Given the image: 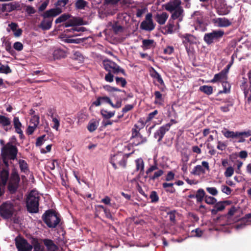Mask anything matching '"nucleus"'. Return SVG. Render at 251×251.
Masks as SVG:
<instances>
[{
    "instance_id": "obj_36",
    "label": "nucleus",
    "mask_w": 251,
    "mask_h": 251,
    "mask_svg": "<svg viewBox=\"0 0 251 251\" xmlns=\"http://www.w3.org/2000/svg\"><path fill=\"white\" fill-rule=\"evenodd\" d=\"M69 25H71V26H74L76 25H84L83 20L80 18L76 17H73L72 19L67 20Z\"/></svg>"
},
{
    "instance_id": "obj_49",
    "label": "nucleus",
    "mask_w": 251,
    "mask_h": 251,
    "mask_svg": "<svg viewBox=\"0 0 251 251\" xmlns=\"http://www.w3.org/2000/svg\"><path fill=\"white\" fill-rule=\"evenodd\" d=\"M112 29L115 34H118L119 32H122L123 31V27L118 25L117 23L113 24L112 25Z\"/></svg>"
},
{
    "instance_id": "obj_59",
    "label": "nucleus",
    "mask_w": 251,
    "mask_h": 251,
    "mask_svg": "<svg viewBox=\"0 0 251 251\" xmlns=\"http://www.w3.org/2000/svg\"><path fill=\"white\" fill-rule=\"evenodd\" d=\"M150 199L151 202H156L159 200V197L155 191H152L150 195Z\"/></svg>"
},
{
    "instance_id": "obj_24",
    "label": "nucleus",
    "mask_w": 251,
    "mask_h": 251,
    "mask_svg": "<svg viewBox=\"0 0 251 251\" xmlns=\"http://www.w3.org/2000/svg\"><path fill=\"white\" fill-rule=\"evenodd\" d=\"M184 10L182 6L178 7L173 11L171 15V18L173 20L178 19L181 21L183 17Z\"/></svg>"
},
{
    "instance_id": "obj_29",
    "label": "nucleus",
    "mask_w": 251,
    "mask_h": 251,
    "mask_svg": "<svg viewBox=\"0 0 251 251\" xmlns=\"http://www.w3.org/2000/svg\"><path fill=\"white\" fill-rule=\"evenodd\" d=\"M238 132H234L226 129L225 131H222V133L226 138H237V136L243 134V133H237Z\"/></svg>"
},
{
    "instance_id": "obj_33",
    "label": "nucleus",
    "mask_w": 251,
    "mask_h": 251,
    "mask_svg": "<svg viewBox=\"0 0 251 251\" xmlns=\"http://www.w3.org/2000/svg\"><path fill=\"white\" fill-rule=\"evenodd\" d=\"M237 133H243V134L241 135H239L237 136V138H238L239 140L238 141V143H243L245 142V137H249L251 136V130H248L247 131L239 132L238 131Z\"/></svg>"
},
{
    "instance_id": "obj_40",
    "label": "nucleus",
    "mask_w": 251,
    "mask_h": 251,
    "mask_svg": "<svg viewBox=\"0 0 251 251\" xmlns=\"http://www.w3.org/2000/svg\"><path fill=\"white\" fill-rule=\"evenodd\" d=\"M155 96V104H162L164 100L162 94L158 91L154 92V93Z\"/></svg>"
},
{
    "instance_id": "obj_30",
    "label": "nucleus",
    "mask_w": 251,
    "mask_h": 251,
    "mask_svg": "<svg viewBox=\"0 0 251 251\" xmlns=\"http://www.w3.org/2000/svg\"><path fill=\"white\" fill-rule=\"evenodd\" d=\"M222 85L223 87V90L219 91L218 93V95L223 93L226 94L230 92L231 86L230 84L226 81V80L222 82Z\"/></svg>"
},
{
    "instance_id": "obj_48",
    "label": "nucleus",
    "mask_w": 251,
    "mask_h": 251,
    "mask_svg": "<svg viewBox=\"0 0 251 251\" xmlns=\"http://www.w3.org/2000/svg\"><path fill=\"white\" fill-rule=\"evenodd\" d=\"M176 213L177 212L176 210H171L167 212V215L169 216L170 222L174 225L176 223Z\"/></svg>"
},
{
    "instance_id": "obj_6",
    "label": "nucleus",
    "mask_w": 251,
    "mask_h": 251,
    "mask_svg": "<svg viewBox=\"0 0 251 251\" xmlns=\"http://www.w3.org/2000/svg\"><path fill=\"white\" fill-rule=\"evenodd\" d=\"M14 210L13 203L7 201L0 206V215L3 219H10L13 215Z\"/></svg>"
},
{
    "instance_id": "obj_64",
    "label": "nucleus",
    "mask_w": 251,
    "mask_h": 251,
    "mask_svg": "<svg viewBox=\"0 0 251 251\" xmlns=\"http://www.w3.org/2000/svg\"><path fill=\"white\" fill-rule=\"evenodd\" d=\"M45 137L46 135H43L38 137L36 142V146H41L43 144V142L46 140L45 139Z\"/></svg>"
},
{
    "instance_id": "obj_18",
    "label": "nucleus",
    "mask_w": 251,
    "mask_h": 251,
    "mask_svg": "<svg viewBox=\"0 0 251 251\" xmlns=\"http://www.w3.org/2000/svg\"><path fill=\"white\" fill-rule=\"evenodd\" d=\"M213 23L217 24L219 27H228L232 23L226 18H217L213 20Z\"/></svg>"
},
{
    "instance_id": "obj_2",
    "label": "nucleus",
    "mask_w": 251,
    "mask_h": 251,
    "mask_svg": "<svg viewBox=\"0 0 251 251\" xmlns=\"http://www.w3.org/2000/svg\"><path fill=\"white\" fill-rule=\"evenodd\" d=\"M40 197L35 190H32L28 195L26 200V207L28 212L36 213L39 211Z\"/></svg>"
},
{
    "instance_id": "obj_55",
    "label": "nucleus",
    "mask_w": 251,
    "mask_h": 251,
    "mask_svg": "<svg viewBox=\"0 0 251 251\" xmlns=\"http://www.w3.org/2000/svg\"><path fill=\"white\" fill-rule=\"evenodd\" d=\"M237 211L238 207L233 205L229 209L226 215V216L227 218H230L233 216Z\"/></svg>"
},
{
    "instance_id": "obj_56",
    "label": "nucleus",
    "mask_w": 251,
    "mask_h": 251,
    "mask_svg": "<svg viewBox=\"0 0 251 251\" xmlns=\"http://www.w3.org/2000/svg\"><path fill=\"white\" fill-rule=\"evenodd\" d=\"M205 202L208 204H215L217 200L215 198L206 195L204 199Z\"/></svg>"
},
{
    "instance_id": "obj_53",
    "label": "nucleus",
    "mask_w": 251,
    "mask_h": 251,
    "mask_svg": "<svg viewBox=\"0 0 251 251\" xmlns=\"http://www.w3.org/2000/svg\"><path fill=\"white\" fill-rule=\"evenodd\" d=\"M3 43L4 45L6 50L9 52L11 54H13L14 51L11 47L10 42L8 41H6L5 39H4Z\"/></svg>"
},
{
    "instance_id": "obj_37",
    "label": "nucleus",
    "mask_w": 251,
    "mask_h": 251,
    "mask_svg": "<svg viewBox=\"0 0 251 251\" xmlns=\"http://www.w3.org/2000/svg\"><path fill=\"white\" fill-rule=\"evenodd\" d=\"M136 170L140 171V173L144 171V162L142 158H138L135 160Z\"/></svg>"
},
{
    "instance_id": "obj_62",
    "label": "nucleus",
    "mask_w": 251,
    "mask_h": 251,
    "mask_svg": "<svg viewBox=\"0 0 251 251\" xmlns=\"http://www.w3.org/2000/svg\"><path fill=\"white\" fill-rule=\"evenodd\" d=\"M233 106V103L232 102H229L227 104L222 106L220 107V110L224 112H227L229 111V108Z\"/></svg>"
},
{
    "instance_id": "obj_57",
    "label": "nucleus",
    "mask_w": 251,
    "mask_h": 251,
    "mask_svg": "<svg viewBox=\"0 0 251 251\" xmlns=\"http://www.w3.org/2000/svg\"><path fill=\"white\" fill-rule=\"evenodd\" d=\"M68 2L69 0H58L54 4L55 8L60 7L62 9V7H64Z\"/></svg>"
},
{
    "instance_id": "obj_14",
    "label": "nucleus",
    "mask_w": 251,
    "mask_h": 251,
    "mask_svg": "<svg viewBox=\"0 0 251 251\" xmlns=\"http://www.w3.org/2000/svg\"><path fill=\"white\" fill-rule=\"evenodd\" d=\"M171 126V124H167L160 127L154 133V137L155 139H157L158 142H160L162 140L166 132L169 130Z\"/></svg>"
},
{
    "instance_id": "obj_43",
    "label": "nucleus",
    "mask_w": 251,
    "mask_h": 251,
    "mask_svg": "<svg viewBox=\"0 0 251 251\" xmlns=\"http://www.w3.org/2000/svg\"><path fill=\"white\" fill-rule=\"evenodd\" d=\"M88 2L84 0H77L75 3V7L77 9H84Z\"/></svg>"
},
{
    "instance_id": "obj_22",
    "label": "nucleus",
    "mask_w": 251,
    "mask_h": 251,
    "mask_svg": "<svg viewBox=\"0 0 251 251\" xmlns=\"http://www.w3.org/2000/svg\"><path fill=\"white\" fill-rule=\"evenodd\" d=\"M9 182L17 184H19L20 182V177L16 168L12 170Z\"/></svg>"
},
{
    "instance_id": "obj_1",
    "label": "nucleus",
    "mask_w": 251,
    "mask_h": 251,
    "mask_svg": "<svg viewBox=\"0 0 251 251\" xmlns=\"http://www.w3.org/2000/svg\"><path fill=\"white\" fill-rule=\"evenodd\" d=\"M62 12V9L60 7L51 8L44 12L41 15L43 20L39 27L43 30H49L51 27L53 18L58 16Z\"/></svg>"
},
{
    "instance_id": "obj_42",
    "label": "nucleus",
    "mask_w": 251,
    "mask_h": 251,
    "mask_svg": "<svg viewBox=\"0 0 251 251\" xmlns=\"http://www.w3.org/2000/svg\"><path fill=\"white\" fill-rule=\"evenodd\" d=\"M199 90L207 95H210L213 93V87L211 86L203 85L200 87Z\"/></svg>"
},
{
    "instance_id": "obj_46",
    "label": "nucleus",
    "mask_w": 251,
    "mask_h": 251,
    "mask_svg": "<svg viewBox=\"0 0 251 251\" xmlns=\"http://www.w3.org/2000/svg\"><path fill=\"white\" fill-rule=\"evenodd\" d=\"M100 114L104 118L106 119H108L114 116V115H115V111L111 112L108 111L104 109H101L100 110Z\"/></svg>"
},
{
    "instance_id": "obj_52",
    "label": "nucleus",
    "mask_w": 251,
    "mask_h": 251,
    "mask_svg": "<svg viewBox=\"0 0 251 251\" xmlns=\"http://www.w3.org/2000/svg\"><path fill=\"white\" fill-rule=\"evenodd\" d=\"M144 127V123L142 121H138L137 123L134 126V127L131 130V132L134 129L137 131L139 132L140 130Z\"/></svg>"
},
{
    "instance_id": "obj_63",
    "label": "nucleus",
    "mask_w": 251,
    "mask_h": 251,
    "mask_svg": "<svg viewBox=\"0 0 251 251\" xmlns=\"http://www.w3.org/2000/svg\"><path fill=\"white\" fill-rule=\"evenodd\" d=\"M221 191L223 193H225L228 195H230L232 192V190L230 187L225 185L221 186Z\"/></svg>"
},
{
    "instance_id": "obj_27",
    "label": "nucleus",
    "mask_w": 251,
    "mask_h": 251,
    "mask_svg": "<svg viewBox=\"0 0 251 251\" xmlns=\"http://www.w3.org/2000/svg\"><path fill=\"white\" fill-rule=\"evenodd\" d=\"M227 75L223 72L222 70L218 74H216L214 75L213 78L211 80V82L215 83L218 81H224L227 80Z\"/></svg>"
},
{
    "instance_id": "obj_8",
    "label": "nucleus",
    "mask_w": 251,
    "mask_h": 251,
    "mask_svg": "<svg viewBox=\"0 0 251 251\" xmlns=\"http://www.w3.org/2000/svg\"><path fill=\"white\" fill-rule=\"evenodd\" d=\"M146 174L147 176H145V178L148 177L150 180H155L163 175L164 171L158 169L157 165L155 163L147 170Z\"/></svg>"
},
{
    "instance_id": "obj_38",
    "label": "nucleus",
    "mask_w": 251,
    "mask_h": 251,
    "mask_svg": "<svg viewBox=\"0 0 251 251\" xmlns=\"http://www.w3.org/2000/svg\"><path fill=\"white\" fill-rule=\"evenodd\" d=\"M174 24L173 22H171L169 21L167 25L163 28L165 32H163L164 34H172L174 32Z\"/></svg>"
},
{
    "instance_id": "obj_23",
    "label": "nucleus",
    "mask_w": 251,
    "mask_h": 251,
    "mask_svg": "<svg viewBox=\"0 0 251 251\" xmlns=\"http://www.w3.org/2000/svg\"><path fill=\"white\" fill-rule=\"evenodd\" d=\"M44 245L47 248V251H58V247L54 244L53 241L50 239H45L43 240Z\"/></svg>"
},
{
    "instance_id": "obj_58",
    "label": "nucleus",
    "mask_w": 251,
    "mask_h": 251,
    "mask_svg": "<svg viewBox=\"0 0 251 251\" xmlns=\"http://www.w3.org/2000/svg\"><path fill=\"white\" fill-rule=\"evenodd\" d=\"M39 123V117L37 115H34L32 117L30 121V125L34 126H37Z\"/></svg>"
},
{
    "instance_id": "obj_50",
    "label": "nucleus",
    "mask_w": 251,
    "mask_h": 251,
    "mask_svg": "<svg viewBox=\"0 0 251 251\" xmlns=\"http://www.w3.org/2000/svg\"><path fill=\"white\" fill-rule=\"evenodd\" d=\"M0 73L8 74L12 72L11 69L8 65H1V63H0Z\"/></svg>"
},
{
    "instance_id": "obj_20",
    "label": "nucleus",
    "mask_w": 251,
    "mask_h": 251,
    "mask_svg": "<svg viewBox=\"0 0 251 251\" xmlns=\"http://www.w3.org/2000/svg\"><path fill=\"white\" fill-rule=\"evenodd\" d=\"M52 55L54 60L61 59L67 56V52L60 48H54Z\"/></svg>"
},
{
    "instance_id": "obj_12",
    "label": "nucleus",
    "mask_w": 251,
    "mask_h": 251,
    "mask_svg": "<svg viewBox=\"0 0 251 251\" xmlns=\"http://www.w3.org/2000/svg\"><path fill=\"white\" fill-rule=\"evenodd\" d=\"M15 245L18 251H31L32 246L24 238L15 239Z\"/></svg>"
},
{
    "instance_id": "obj_35",
    "label": "nucleus",
    "mask_w": 251,
    "mask_h": 251,
    "mask_svg": "<svg viewBox=\"0 0 251 251\" xmlns=\"http://www.w3.org/2000/svg\"><path fill=\"white\" fill-rule=\"evenodd\" d=\"M72 15L71 14L68 13H64L60 16L55 20V23L56 24H58L64 22H66L68 20L70 19Z\"/></svg>"
},
{
    "instance_id": "obj_39",
    "label": "nucleus",
    "mask_w": 251,
    "mask_h": 251,
    "mask_svg": "<svg viewBox=\"0 0 251 251\" xmlns=\"http://www.w3.org/2000/svg\"><path fill=\"white\" fill-rule=\"evenodd\" d=\"M19 184L8 182L7 185V190L11 194H15L19 188Z\"/></svg>"
},
{
    "instance_id": "obj_32",
    "label": "nucleus",
    "mask_w": 251,
    "mask_h": 251,
    "mask_svg": "<svg viewBox=\"0 0 251 251\" xmlns=\"http://www.w3.org/2000/svg\"><path fill=\"white\" fill-rule=\"evenodd\" d=\"M18 163L21 172H23L26 174L29 172L28 165L25 160L23 159H19L18 161Z\"/></svg>"
},
{
    "instance_id": "obj_45",
    "label": "nucleus",
    "mask_w": 251,
    "mask_h": 251,
    "mask_svg": "<svg viewBox=\"0 0 251 251\" xmlns=\"http://www.w3.org/2000/svg\"><path fill=\"white\" fill-rule=\"evenodd\" d=\"M151 75L154 78L156 79L157 81L160 84V85L165 86L163 80L162 79L161 75L156 71L154 70Z\"/></svg>"
},
{
    "instance_id": "obj_34",
    "label": "nucleus",
    "mask_w": 251,
    "mask_h": 251,
    "mask_svg": "<svg viewBox=\"0 0 251 251\" xmlns=\"http://www.w3.org/2000/svg\"><path fill=\"white\" fill-rule=\"evenodd\" d=\"M206 196L205 193L203 189L201 188L197 190L196 194V198L197 199V202H201L205 199Z\"/></svg>"
},
{
    "instance_id": "obj_54",
    "label": "nucleus",
    "mask_w": 251,
    "mask_h": 251,
    "mask_svg": "<svg viewBox=\"0 0 251 251\" xmlns=\"http://www.w3.org/2000/svg\"><path fill=\"white\" fill-rule=\"evenodd\" d=\"M24 10L29 15H31L36 13V11L35 8L30 5H24Z\"/></svg>"
},
{
    "instance_id": "obj_25",
    "label": "nucleus",
    "mask_w": 251,
    "mask_h": 251,
    "mask_svg": "<svg viewBox=\"0 0 251 251\" xmlns=\"http://www.w3.org/2000/svg\"><path fill=\"white\" fill-rule=\"evenodd\" d=\"M168 18V14L166 12H162L161 14L157 13L154 16L155 20L159 25H164Z\"/></svg>"
},
{
    "instance_id": "obj_3",
    "label": "nucleus",
    "mask_w": 251,
    "mask_h": 251,
    "mask_svg": "<svg viewBox=\"0 0 251 251\" xmlns=\"http://www.w3.org/2000/svg\"><path fill=\"white\" fill-rule=\"evenodd\" d=\"M42 218L50 228H55L60 222L59 214L53 209H49L43 214Z\"/></svg>"
},
{
    "instance_id": "obj_15",
    "label": "nucleus",
    "mask_w": 251,
    "mask_h": 251,
    "mask_svg": "<svg viewBox=\"0 0 251 251\" xmlns=\"http://www.w3.org/2000/svg\"><path fill=\"white\" fill-rule=\"evenodd\" d=\"M181 0H170L163 5V7L165 10L172 13L175 9L181 7Z\"/></svg>"
},
{
    "instance_id": "obj_17",
    "label": "nucleus",
    "mask_w": 251,
    "mask_h": 251,
    "mask_svg": "<svg viewBox=\"0 0 251 251\" xmlns=\"http://www.w3.org/2000/svg\"><path fill=\"white\" fill-rule=\"evenodd\" d=\"M9 177V172L8 169L2 168L0 170V184L2 187H5Z\"/></svg>"
},
{
    "instance_id": "obj_19",
    "label": "nucleus",
    "mask_w": 251,
    "mask_h": 251,
    "mask_svg": "<svg viewBox=\"0 0 251 251\" xmlns=\"http://www.w3.org/2000/svg\"><path fill=\"white\" fill-rule=\"evenodd\" d=\"M0 125L1 126L5 131H8L11 128V120L8 117L0 115Z\"/></svg>"
},
{
    "instance_id": "obj_21",
    "label": "nucleus",
    "mask_w": 251,
    "mask_h": 251,
    "mask_svg": "<svg viewBox=\"0 0 251 251\" xmlns=\"http://www.w3.org/2000/svg\"><path fill=\"white\" fill-rule=\"evenodd\" d=\"M33 251H45L44 246L36 238H32L31 241Z\"/></svg>"
},
{
    "instance_id": "obj_13",
    "label": "nucleus",
    "mask_w": 251,
    "mask_h": 251,
    "mask_svg": "<svg viewBox=\"0 0 251 251\" xmlns=\"http://www.w3.org/2000/svg\"><path fill=\"white\" fill-rule=\"evenodd\" d=\"M205 169L207 171H209V163L207 161H203L201 162V165H198L194 168L191 174L194 175L200 176L201 174L205 173Z\"/></svg>"
},
{
    "instance_id": "obj_10",
    "label": "nucleus",
    "mask_w": 251,
    "mask_h": 251,
    "mask_svg": "<svg viewBox=\"0 0 251 251\" xmlns=\"http://www.w3.org/2000/svg\"><path fill=\"white\" fill-rule=\"evenodd\" d=\"M152 15L151 13H148L144 20L140 25V28L146 31H152L155 26L152 19Z\"/></svg>"
},
{
    "instance_id": "obj_28",
    "label": "nucleus",
    "mask_w": 251,
    "mask_h": 251,
    "mask_svg": "<svg viewBox=\"0 0 251 251\" xmlns=\"http://www.w3.org/2000/svg\"><path fill=\"white\" fill-rule=\"evenodd\" d=\"M155 43L153 40L151 39H144L142 41V48L145 50H148L151 49L152 47H154Z\"/></svg>"
},
{
    "instance_id": "obj_11",
    "label": "nucleus",
    "mask_w": 251,
    "mask_h": 251,
    "mask_svg": "<svg viewBox=\"0 0 251 251\" xmlns=\"http://www.w3.org/2000/svg\"><path fill=\"white\" fill-rule=\"evenodd\" d=\"M130 140L132 141V145L135 146L143 144L147 142L146 137H143L140 132L134 129L131 132Z\"/></svg>"
},
{
    "instance_id": "obj_4",
    "label": "nucleus",
    "mask_w": 251,
    "mask_h": 251,
    "mask_svg": "<svg viewBox=\"0 0 251 251\" xmlns=\"http://www.w3.org/2000/svg\"><path fill=\"white\" fill-rule=\"evenodd\" d=\"M224 31L222 30H215L211 32L205 33L203 37V40L207 45H211L213 43L218 42L224 35Z\"/></svg>"
},
{
    "instance_id": "obj_41",
    "label": "nucleus",
    "mask_w": 251,
    "mask_h": 251,
    "mask_svg": "<svg viewBox=\"0 0 251 251\" xmlns=\"http://www.w3.org/2000/svg\"><path fill=\"white\" fill-rule=\"evenodd\" d=\"M217 13L219 15H226L228 14L230 10L228 9L227 7L225 6H222V5L218 6L216 8Z\"/></svg>"
},
{
    "instance_id": "obj_44",
    "label": "nucleus",
    "mask_w": 251,
    "mask_h": 251,
    "mask_svg": "<svg viewBox=\"0 0 251 251\" xmlns=\"http://www.w3.org/2000/svg\"><path fill=\"white\" fill-rule=\"evenodd\" d=\"M104 89L109 92V93H112V92H114L115 91L116 92H124L125 93V91L124 90H121L119 88H117L116 87H112L109 85H104L103 86Z\"/></svg>"
},
{
    "instance_id": "obj_31",
    "label": "nucleus",
    "mask_w": 251,
    "mask_h": 251,
    "mask_svg": "<svg viewBox=\"0 0 251 251\" xmlns=\"http://www.w3.org/2000/svg\"><path fill=\"white\" fill-rule=\"evenodd\" d=\"M99 122L95 119L91 120L87 126V129L91 132L96 130L99 126Z\"/></svg>"
},
{
    "instance_id": "obj_16",
    "label": "nucleus",
    "mask_w": 251,
    "mask_h": 251,
    "mask_svg": "<svg viewBox=\"0 0 251 251\" xmlns=\"http://www.w3.org/2000/svg\"><path fill=\"white\" fill-rule=\"evenodd\" d=\"M180 37L182 39V43L184 45L186 50L188 51V45L193 44L195 43V37L189 33H186L183 35H181Z\"/></svg>"
},
{
    "instance_id": "obj_7",
    "label": "nucleus",
    "mask_w": 251,
    "mask_h": 251,
    "mask_svg": "<svg viewBox=\"0 0 251 251\" xmlns=\"http://www.w3.org/2000/svg\"><path fill=\"white\" fill-rule=\"evenodd\" d=\"M102 64L104 69L107 72H111L114 74H118L119 73H121L124 75H126L125 70L112 60L104 59L102 61Z\"/></svg>"
},
{
    "instance_id": "obj_5",
    "label": "nucleus",
    "mask_w": 251,
    "mask_h": 251,
    "mask_svg": "<svg viewBox=\"0 0 251 251\" xmlns=\"http://www.w3.org/2000/svg\"><path fill=\"white\" fill-rule=\"evenodd\" d=\"M18 151L16 146L9 142L1 148V155L7 156L9 159L14 160L16 158Z\"/></svg>"
},
{
    "instance_id": "obj_47",
    "label": "nucleus",
    "mask_w": 251,
    "mask_h": 251,
    "mask_svg": "<svg viewBox=\"0 0 251 251\" xmlns=\"http://www.w3.org/2000/svg\"><path fill=\"white\" fill-rule=\"evenodd\" d=\"M72 58L80 61H83L84 59L82 53L77 50H73L72 51Z\"/></svg>"
},
{
    "instance_id": "obj_26",
    "label": "nucleus",
    "mask_w": 251,
    "mask_h": 251,
    "mask_svg": "<svg viewBox=\"0 0 251 251\" xmlns=\"http://www.w3.org/2000/svg\"><path fill=\"white\" fill-rule=\"evenodd\" d=\"M225 209V206L222 201L216 202L213 208L211 210V213L212 215H216L218 212L223 211Z\"/></svg>"
},
{
    "instance_id": "obj_51",
    "label": "nucleus",
    "mask_w": 251,
    "mask_h": 251,
    "mask_svg": "<svg viewBox=\"0 0 251 251\" xmlns=\"http://www.w3.org/2000/svg\"><path fill=\"white\" fill-rule=\"evenodd\" d=\"M115 80L117 85H120L122 87H125L127 83L126 80L123 77H116Z\"/></svg>"
},
{
    "instance_id": "obj_9",
    "label": "nucleus",
    "mask_w": 251,
    "mask_h": 251,
    "mask_svg": "<svg viewBox=\"0 0 251 251\" xmlns=\"http://www.w3.org/2000/svg\"><path fill=\"white\" fill-rule=\"evenodd\" d=\"M110 163L115 169H117V164L120 167H125L126 163L125 155L120 152L113 155L111 158Z\"/></svg>"
},
{
    "instance_id": "obj_61",
    "label": "nucleus",
    "mask_w": 251,
    "mask_h": 251,
    "mask_svg": "<svg viewBox=\"0 0 251 251\" xmlns=\"http://www.w3.org/2000/svg\"><path fill=\"white\" fill-rule=\"evenodd\" d=\"M112 72H108V73L106 74L104 77V79L106 81L108 82H112L114 80V75L112 74Z\"/></svg>"
},
{
    "instance_id": "obj_60",
    "label": "nucleus",
    "mask_w": 251,
    "mask_h": 251,
    "mask_svg": "<svg viewBox=\"0 0 251 251\" xmlns=\"http://www.w3.org/2000/svg\"><path fill=\"white\" fill-rule=\"evenodd\" d=\"M234 173V169L230 166L226 168L224 174L226 177H229L231 176Z\"/></svg>"
}]
</instances>
